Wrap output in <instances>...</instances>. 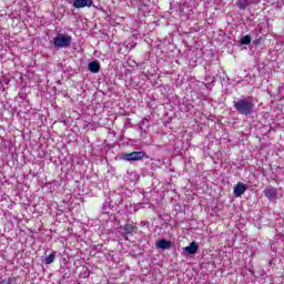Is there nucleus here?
Masks as SVG:
<instances>
[{"instance_id":"obj_11","label":"nucleus","mask_w":284,"mask_h":284,"mask_svg":"<svg viewBox=\"0 0 284 284\" xmlns=\"http://www.w3.org/2000/svg\"><path fill=\"white\" fill-rule=\"evenodd\" d=\"M55 258H57V253L53 252L49 256H45L44 258H42V263H44L45 265H52Z\"/></svg>"},{"instance_id":"obj_2","label":"nucleus","mask_w":284,"mask_h":284,"mask_svg":"<svg viewBox=\"0 0 284 284\" xmlns=\"http://www.w3.org/2000/svg\"><path fill=\"white\" fill-rule=\"evenodd\" d=\"M53 45L58 50L61 48H70V45H72V37L59 33L55 38H53Z\"/></svg>"},{"instance_id":"obj_14","label":"nucleus","mask_w":284,"mask_h":284,"mask_svg":"<svg viewBox=\"0 0 284 284\" xmlns=\"http://www.w3.org/2000/svg\"><path fill=\"white\" fill-rule=\"evenodd\" d=\"M102 212L103 214H110V211H108V206L105 204L102 206Z\"/></svg>"},{"instance_id":"obj_15","label":"nucleus","mask_w":284,"mask_h":284,"mask_svg":"<svg viewBox=\"0 0 284 284\" xmlns=\"http://www.w3.org/2000/svg\"><path fill=\"white\" fill-rule=\"evenodd\" d=\"M145 123H149L148 119L142 120V125H145Z\"/></svg>"},{"instance_id":"obj_1","label":"nucleus","mask_w":284,"mask_h":284,"mask_svg":"<svg viewBox=\"0 0 284 284\" xmlns=\"http://www.w3.org/2000/svg\"><path fill=\"white\" fill-rule=\"evenodd\" d=\"M233 103L237 114H242V116H251V114H254L255 104L252 98L243 95Z\"/></svg>"},{"instance_id":"obj_7","label":"nucleus","mask_w":284,"mask_h":284,"mask_svg":"<svg viewBox=\"0 0 284 284\" xmlns=\"http://www.w3.org/2000/svg\"><path fill=\"white\" fill-rule=\"evenodd\" d=\"M92 0H73V8H92Z\"/></svg>"},{"instance_id":"obj_3","label":"nucleus","mask_w":284,"mask_h":284,"mask_svg":"<svg viewBox=\"0 0 284 284\" xmlns=\"http://www.w3.org/2000/svg\"><path fill=\"white\" fill-rule=\"evenodd\" d=\"M122 159L132 163V161H143V159H149V156L145 151H133L131 153H123Z\"/></svg>"},{"instance_id":"obj_13","label":"nucleus","mask_w":284,"mask_h":284,"mask_svg":"<svg viewBox=\"0 0 284 284\" xmlns=\"http://www.w3.org/2000/svg\"><path fill=\"white\" fill-rule=\"evenodd\" d=\"M236 6L240 10H245L247 8V0H237Z\"/></svg>"},{"instance_id":"obj_16","label":"nucleus","mask_w":284,"mask_h":284,"mask_svg":"<svg viewBox=\"0 0 284 284\" xmlns=\"http://www.w3.org/2000/svg\"><path fill=\"white\" fill-rule=\"evenodd\" d=\"M140 132H141V134H143V133L145 134V130L141 126H140Z\"/></svg>"},{"instance_id":"obj_10","label":"nucleus","mask_w":284,"mask_h":284,"mask_svg":"<svg viewBox=\"0 0 284 284\" xmlns=\"http://www.w3.org/2000/svg\"><path fill=\"white\" fill-rule=\"evenodd\" d=\"M89 70L93 74H98V72H101V64L97 61H92V62L89 63Z\"/></svg>"},{"instance_id":"obj_8","label":"nucleus","mask_w":284,"mask_h":284,"mask_svg":"<svg viewBox=\"0 0 284 284\" xmlns=\"http://www.w3.org/2000/svg\"><path fill=\"white\" fill-rule=\"evenodd\" d=\"M170 247H172V242L165 239H161L156 242L158 250H170Z\"/></svg>"},{"instance_id":"obj_6","label":"nucleus","mask_w":284,"mask_h":284,"mask_svg":"<svg viewBox=\"0 0 284 284\" xmlns=\"http://www.w3.org/2000/svg\"><path fill=\"white\" fill-rule=\"evenodd\" d=\"M245 192H247V184H243V182H239L233 190V194L234 196L239 197V196H243V194H245Z\"/></svg>"},{"instance_id":"obj_9","label":"nucleus","mask_w":284,"mask_h":284,"mask_svg":"<svg viewBox=\"0 0 284 284\" xmlns=\"http://www.w3.org/2000/svg\"><path fill=\"white\" fill-rule=\"evenodd\" d=\"M184 252L186 254H196V252H199V244H196V242H191L189 246L184 247Z\"/></svg>"},{"instance_id":"obj_5","label":"nucleus","mask_w":284,"mask_h":284,"mask_svg":"<svg viewBox=\"0 0 284 284\" xmlns=\"http://www.w3.org/2000/svg\"><path fill=\"white\" fill-rule=\"evenodd\" d=\"M263 194L268 201H276L278 199V190L273 186H268L263 191Z\"/></svg>"},{"instance_id":"obj_17","label":"nucleus","mask_w":284,"mask_h":284,"mask_svg":"<svg viewBox=\"0 0 284 284\" xmlns=\"http://www.w3.org/2000/svg\"><path fill=\"white\" fill-rule=\"evenodd\" d=\"M205 88H210V83H206V84H205Z\"/></svg>"},{"instance_id":"obj_4","label":"nucleus","mask_w":284,"mask_h":284,"mask_svg":"<svg viewBox=\"0 0 284 284\" xmlns=\"http://www.w3.org/2000/svg\"><path fill=\"white\" fill-rule=\"evenodd\" d=\"M119 230H120L121 236H123V239L128 241V235L134 236V234H136L139 229L134 224L126 223L120 226Z\"/></svg>"},{"instance_id":"obj_12","label":"nucleus","mask_w":284,"mask_h":284,"mask_svg":"<svg viewBox=\"0 0 284 284\" xmlns=\"http://www.w3.org/2000/svg\"><path fill=\"white\" fill-rule=\"evenodd\" d=\"M241 45H250L252 43V37L250 36H244L240 40Z\"/></svg>"}]
</instances>
